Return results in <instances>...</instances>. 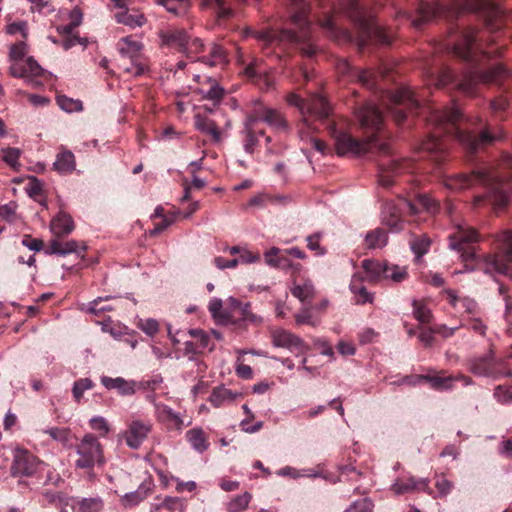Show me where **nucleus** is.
Returning a JSON list of instances; mask_svg holds the SVG:
<instances>
[{
  "instance_id": "f257e3e1",
  "label": "nucleus",
  "mask_w": 512,
  "mask_h": 512,
  "mask_svg": "<svg viewBox=\"0 0 512 512\" xmlns=\"http://www.w3.org/2000/svg\"><path fill=\"white\" fill-rule=\"evenodd\" d=\"M474 184L486 188L485 195L475 197L476 205L488 199L494 209L505 208L512 193V156L503 155L496 166H484L460 178L450 177V189L455 185L465 188Z\"/></svg>"
},
{
  "instance_id": "f03ea898",
  "label": "nucleus",
  "mask_w": 512,
  "mask_h": 512,
  "mask_svg": "<svg viewBox=\"0 0 512 512\" xmlns=\"http://www.w3.org/2000/svg\"><path fill=\"white\" fill-rule=\"evenodd\" d=\"M293 6L292 22L298 27L299 31L294 32L289 29L280 31L262 30L255 33V37L266 43L288 42L298 47L301 53L307 57H312L316 53V48L311 40L310 20L308 19V4L305 0H289Z\"/></svg>"
},
{
  "instance_id": "7ed1b4c3",
  "label": "nucleus",
  "mask_w": 512,
  "mask_h": 512,
  "mask_svg": "<svg viewBox=\"0 0 512 512\" xmlns=\"http://www.w3.org/2000/svg\"><path fill=\"white\" fill-rule=\"evenodd\" d=\"M438 210L437 202L427 195H418L415 201L402 198L398 203L388 201L382 209V222L392 232H399L403 229L402 215L408 212L410 215H418L425 211L433 214Z\"/></svg>"
},
{
  "instance_id": "20e7f679",
  "label": "nucleus",
  "mask_w": 512,
  "mask_h": 512,
  "mask_svg": "<svg viewBox=\"0 0 512 512\" xmlns=\"http://www.w3.org/2000/svg\"><path fill=\"white\" fill-rule=\"evenodd\" d=\"M450 138L455 137L471 153H476L480 148L491 145L494 141L500 139L501 134L492 133L490 129L476 133L473 130L466 129L457 125L458 122H466L462 111L450 101Z\"/></svg>"
},
{
  "instance_id": "39448f33",
  "label": "nucleus",
  "mask_w": 512,
  "mask_h": 512,
  "mask_svg": "<svg viewBox=\"0 0 512 512\" xmlns=\"http://www.w3.org/2000/svg\"><path fill=\"white\" fill-rule=\"evenodd\" d=\"M338 8L358 25V46L360 49H363L371 40L382 44L390 43L388 36L367 15L366 10L359 4L358 0H340Z\"/></svg>"
},
{
  "instance_id": "423d86ee",
  "label": "nucleus",
  "mask_w": 512,
  "mask_h": 512,
  "mask_svg": "<svg viewBox=\"0 0 512 512\" xmlns=\"http://www.w3.org/2000/svg\"><path fill=\"white\" fill-rule=\"evenodd\" d=\"M478 241L477 232L459 224H450V250L464 263L466 269L473 268L477 255L475 243Z\"/></svg>"
},
{
  "instance_id": "0eeeda50",
  "label": "nucleus",
  "mask_w": 512,
  "mask_h": 512,
  "mask_svg": "<svg viewBox=\"0 0 512 512\" xmlns=\"http://www.w3.org/2000/svg\"><path fill=\"white\" fill-rule=\"evenodd\" d=\"M497 241L499 242L498 252L485 255L479 264L487 273L497 272L500 274L511 275L512 231L502 232L499 234Z\"/></svg>"
},
{
  "instance_id": "6e6552de",
  "label": "nucleus",
  "mask_w": 512,
  "mask_h": 512,
  "mask_svg": "<svg viewBox=\"0 0 512 512\" xmlns=\"http://www.w3.org/2000/svg\"><path fill=\"white\" fill-rule=\"evenodd\" d=\"M25 42H18L10 48V58L15 61L10 67V74L13 77L25 78L34 88L42 85L38 77L44 73L41 66L32 58L28 57L24 63H19L26 54Z\"/></svg>"
},
{
  "instance_id": "1a4fd4ad",
  "label": "nucleus",
  "mask_w": 512,
  "mask_h": 512,
  "mask_svg": "<svg viewBox=\"0 0 512 512\" xmlns=\"http://www.w3.org/2000/svg\"><path fill=\"white\" fill-rule=\"evenodd\" d=\"M479 41L476 30L472 28L464 29L460 32L456 43L450 44V54L454 53L472 64H477L482 57H492L494 52L483 49Z\"/></svg>"
},
{
  "instance_id": "9d476101",
  "label": "nucleus",
  "mask_w": 512,
  "mask_h": 512,
  "mask_svg": "<svg viewBox=\"0 0 512 512\" xmlns=\"http://www.w3.org/2000/svg\"><path fill=\"white\" fill-rule=\"evenodd\" d=\"M76 454L75 465L79 469H91L104 462L102 445L91 433L86 434L76 445Z\"/></svg>"
},
{
  "instance_id": "9b49d317",
  "label": "nucleus",
  "mask_w": 512,
  "mask_h": 512,
  "mask_svg": "<svg viewBox=\"0 0 512 512\" xmlns=\"http://www.w3.org/2000/svg\"><path fill=\"white\" fill-rule=\"evenodd\" d=\"M470 370L474 375L499 379L512 376V371L505 366L502 359H496L493 352L476 357L471 361Z\"/></svg>"
},
{
  "instance_id": "f8f14e48",
  "label": "nucleus",
  "mask_w": 512,
  "mask_h": 512,
  "mask_svg": "<svg viewBox=\"0 0 512 512\" xmlns=\"http://www.w3.org/2000/svg\"><path fill=\"white\" fill-rule=\"evenodd\" d=\"M391 106L388 107L389 113L392 115L397 124H401L406 119L405 109L410 111L419 107V100L410 88H401L390 95Z\"/></svg>"
},
{
  "instance_id": "ddd939ff",
  "label": "nucleus",
  "mask_w": 512,
  "mask_h": 512,
  "mask_svg": "<svg viewBox=\"0 0 512 512\" xmlns=\"http://www.w3.org/2000/svg\"><path fill=\"white\" fill-rule=\"evenodd\" d=\"M411 169V163L408 160L385 158L379 164V183L383 187H389L397 177L409 173Z\"/></svg>"
},
{
  "instance_id": "4468645a",
  "label": "nucleus",
  "mask_w": 512,
  "mask_h": 512,
  "mask_svg": "<svg viewBox=\"0 0 512 512\" xmlns=\"http://www.w3.org/2000/svg\"><path fill=\"white\" fill-rule=\"evenodd\" d=\"M329 129L331 136L335 140L338 155H360L365 152V143L353 138L344 131L337 130L334 124H330Z\"/></svg>"
},
{
  "instance_id": "2eb2a0df",
  "label": "nucleus",
  "mask_w": 512,
  "mask_h": 512,
  "mask_svg": "<svg viewBox=\"0 0 512 512\" xmlns=\"http://www.w3.org/2000/svg\"><path fill=\"white\" fill-rule=\"evenodd\" d=\"M339 70L343 73L353 74L361 84L372 89V88L376 87V83H377L378 79L384 78L388 75V73L390 71V67L387 64H381V66L376 70H374V69L354 70L347 62H344L339 66Z\"/></svg>"
},
{
  "instance_id": "dca6fc26",
  "label": "nucleus",
  "mask_w": 512,
  "mask_h": 512,
  "mask_svg": "<svg viewBox=\"0 0 512 512\" xmlns=\"http://www.w3.org/2000/svg\"><path fill=\"white\" fill-rule=\"evenodd\" d=\"M152 425L149 421L133 419L127 425V429L121 434L126 445L131 449H138L150 433Z\"/></svg>"
},
{
  "instance_id": "f3484780",
  "label": "nucleus",
  "mask_w": 512,
  "mask_h": 512,
  "mask_svg": "<svg viewBox=\"0 0 512 512\" xmlns=\"http://www.w3.org/2000/svg\"><path fill=\"white\" fill-rule=\"evenodd\" d=\"M272 343L276 347L290 350L297 356L304 355L309 350V346L299 336L284 329H276L272 332Z\"/></svg>"
},
{
  "instance_id": "a211bd4d",
  "label": "nucleus",
  "mask_w": 512,
  "mask_h": 512,
  "mask_svg": "<svg viewBox=\"0 0 512 512\" xmlns=\"http://www.w3.org/2000/svg\"><path fill=\"white\" fill-rule=\"evenodd\" d=\"M37 457L27 450L16 449L14 452L11 474L13 476H31L38 467Z\"/></svg>"
},
{
  "instance_id": "6ab92c4d",
  "label": "nucleus",
  "mask_w": 512,
  "mask_h": 512,
  "mask_svg": "<svg viewBox=\"0 0 512 512\" xmlns=\"http://www.w3.org/2000/svg\"><path fill=\"white\" fill-rule=\"evenodd\" d=\"M491 11L494 14L500 13V8L495 0H450V15L455 12H480Z\"/></svg>"
},
{
  "instance_id": "aec40b11",
  "label": "nucleus",
  "mask_w": 512,
  "mask_h": 512,
  "mask_svg": "<svg viewBox=\"0 0 512 512\" xmlns=\"http://www.w3.org/2000/svg\"><path fill=\"white\" fill-rule=\"evenodd\" d=\"M245 75L257 84L262 90H270L274 86L273 77L263 68V62L253 59L244 69Z\"/></svg>"
},
{
  "instance_id": "412c9836",
  "label": "nucleus",
  "mask_w": 512,
  "mask_h": 512,
  "mask_svg": "<svg viewBox=\"0 0 512 512\" xmlns=\"http://www.w3.org/2000/svg\"><path fill=\"white\" fill-rule=\"evenodd\" d=\"M357 118L361 127L370 130H379L383 122L382 111L372 103H367L357 111Z\"/></svg>"
},
{
  "instance_id": "4be33fe9",
  "label": "nucleus",
  "mask_w": 512,
  "mask_h": 512,
  "mask_svg": "<svg viewBox=\"0 0 512 512\" xmlns=\"http://www.w3.org/2000/svg\"><path fill=\"white\" fill-rule=\"evenodd\" d=\"M330 113L331 106L323 96L314 94L307 99L305 106V117L308 118L309 122L310 117L324 121L328 119Z\"/></svg>"
},
{
  "instance_id": "5701e85b",
  "label": "nucleus",
  "mask_w": 512,
  "mask_h": 512,
  "mask_svg": "<svg viewBox=\"0 0 512 512\" xmlns=\"http://www.w3.org/2000/svg\"><path fill=\"white\" fill-rule=\"evenodd\" d=\"M85 250L86 245L84 243H79L76 240L62 241L58 238H55L51 240L45 252L47 254H57L61 256L75 253L76 255L83 257Z\"/></svg>"
},
{
  "instance_id": "b1692460",
  "label": "nucleus",
  "mask_w": 512,
  "mask_h": 512,
  "mask_svg": "<svg viewBox=\"0 0 512 512\" xmlns=\"http://www.w3.org/2000/svg\"><path fill=\"white\" fill-rule=\"evenodd\" d=\"M102 385L108 390H117L122 396H131L135 394L137 383L134 380H126L122 377L111 378L108 376L101 377Z\"/></svg>"
},
{
  "instance_id": "393cba45",
  "label": "nucleus",
  "mask_w": 512,
  "mask_h": 512,
  "mask_svg": "<svg viewBox=\"0 0 512 512\" xmlns=\"http://www.w3.org/2000/svg\"><path fill=\"white\" fill-rule=\"evenodd\" d=\"M443 7L439 3L422 2L417 16L411 18V24L419 29L424 23L434 19L441 14Z\"/></svg>"
},
{
  "instance_id": "a878e982",
  "label": "nucleus",
  "mask_w": 512,
  "mask_h": 512,
  "mask_svg": "<svg viewBox=\"0 0 512 512\" xmlns=\"http://www.w3.org/2000/svg\"><path fill=\"white\" fill-rule=\"evenodd\" d=\"M188 34L183 29L170 28L160 33V38L163 45L170 48H175L179 52H182L187 42Z\"/></svg>"
},
{
  "instance_id": "bb28decb",
  "label": "nucleus",
  "mask_w": 512,
  "mask_h": 512,
  "mask_svg": "<svg viewBox=\"0 0 512 512\" xmlns=\"http://www.w3.org/2000/svg\"><path fill=\"white\" fill-rule=\"evenodd\" d=\"M261 121L268 124L277 132H286L289 129V125L285 117L281 112L275 109H263L261 112Z\"/></svg>"
},
{
  "instance_id": "cd10ccee",
  "label": "nucleus",
  "mask_w": 512,
  "mask_h": 512,
  "mask_svg": "<svg viewBox=\"0 0 512 512\" xmlns=\"http://www.w3.org/2000/svg\"><path fill=\"white\" fill-rule=\"evenodd\" d=\"M508 77L509 71L502 64H496L477 74V79L486 84H502Z\"/></svg>"
},
{
  "instance_id": "c85d7f7f",
  "label": "nucleus",
  "mask_w": 512,
  "mask_h": 512,
  "mask_svg": "<svg viewBox=\"0 0 512 512\" xmlns=\"http://www.w3.org/2000/svg\"><path fill=\"white\" fill-rule=\"evenodd\" d=\"M50 226L53 234L59 238L74 230V221L69 214L61 211L52 219Z\"/></svg>"
},
{
  "instance_id": "c756f323",
  "label": "nucleus",
  "mask_w": 512,
  "mask_h": 512,
  "mask_svg": "<svg viewBox=\"0 0 512 512\" xmlns=\"http://www.w3.org/2000/svg\"><path fill=\"white\" fill-rule=\"evenodd\" d=\"M240 395L241 394L237 392H233L230 389L220 386L213 389L209 397V402L215 408H219L226 404L234 402V400Z\"/></svg>"
},
{
  "instance_id": "7c9ffc66",
  "label": "nucleus",
  "mask_w": 512,
  "mask_h": 512,
  "mask_svg": "<svg viewBox=\"0 0 512 512\" xmlns=\"http://www.w3.org/2000/svg\"><path fill=\"white\" fill-rule=\"evenodd\" d=\"M194 124L197 130H199L202 133L210 135L213 141H220V131L213 120L201 114H196L194 117Z\"/></svg>"
},
{
  "instance_id": "2f4dec72",
  "label": "nucleus",
  "mask_w": 512,
  "mask_h": 512,
  "mask_svg": "<svg viewBox=\"0 0 512 512\" xmlns=\"http://www.w3.org/2000/svg\"><path fill=\"white\" fill-rule=\"evenodd\" d=\"M152 512H184V500L178 497L167 496L159 503L151 506Z\"/></svg>"
},
{
  "instance_id": "473e14b6",
  "label": "nucleus",
  "mask_w": 512,
  "mask_h": 512,
  "mask_svg": "<svg viewBox=\"0 0 512 512\" xmlns=\"http://www.w3.org/2000/svg\"><path fill=\"white\" fill-rule=\"evenodd\" d=\"M362 267L367 273V280L370 282H377L384 277L387 270V262H378L370 259H365L362 262Z\"/></svg>"
},
{
  "instance_id": "72a5a7b5",
  "label": "nucleus",
  "mask_w": 512,
  "mask_h": 512,
  "mask_svg": "<svg viewBox=\"0 0 512 512\" xmlns=\"http://www.w3.org/2000/svg\"><path fill=\"white\" fill-rule=\"evenodd\" d=\"M426 487L427 483L424 479L415 480L414 478H408L396 481L392 489L396 494H404L411 491L424 490Z\"/></svg>"
},
{
  "instance_id": "f704fd0d",
  "label": "nucleus",
  "mask_w": 512,
  "mask_h": 512,
  "mask_svg": "<svg viewBox=\"0 0 512 512\" xmlns=\"http://www.w3.org/2000/svg\"><path fill=\"white\" fill-rule=\"evenodd\" d=\"M362 281V278L355 274L352 277L351 283H350V290L355 296V302L356 304H366V303H372L373 301V295L367 291V289L364 286H361L360 283Z\"/></svg>"
},
{
  "instance_id": "c9c22d12",
  "label": "nucleus",
  "mask_w": 512,
  "mask_h": 512,
  "mask_svg": "<svg viewBox=\"0 0 512 512\" xmlns=\"http://www.w3.org/2000/svg\"><path fill=\"white\" fill-rule=\"evenodd\" d=\"M431 243L432 240L426 234L414 236L411 239L410 248L415 255L416 262H420L423 255H425L429 251Z\"/></svg>"
},
{
  "instance_id": "e433bc0d",
  "label": "nucleus",
  "mask_w": 512,
  "mask_h": 512,
  "mask_svg": "<svg viewBox=\"0 0 512 512\" xmlns=\"http://www.w3.org/2000/svg\"><path fill=\"white\" fill-rule=\"evenodd\" d=\"M53 165L55 170H57L59 173H71L75 169L74 154L69 150L61 151L60 153H58L56 161Z\"/></svg>"
},
{
  "instance_id": "4c0bfd02",
  "label": "nucleus",
  "mask_w": 512,
  "mask_h": 512,
  "mask_svg": "<svg viewBox=\"0 0 512 512\" xmlns=\"http://www.w3.org/2000/svg\"><path fill=\"white\" fill-rule=\"evenodd\" d=\"M291 293L294 297L298 298L302 303L310 302L315 294V288L311 280L307 279L302 284L294 283L291 288Z\"/></svg>"
},
{
  "instance_id": "58836bf2",
  "label": "nucleus",
  "mask_w": 512,
  "mask_h": 512,
  "mask_svg": "<svg viewBox=\"0 0 512 512\" xmlns=\"http://www.w3.org/2000/svg\"><path fill=\"white\" fill-rule=\"evenodd\" d=\"M186 438L191 446L198 452H204L208 448L207 437L201 428H193L186 432Z\"/></svg>"
},
{
  "instance_id": "ea45409f",
  "label": "nucleus",
  "mask_w": 512,
  "mask_h": 512,
  "mask_svg": "<svg viewBox=\"0 0 512 512\" xmlns=\"http://www.w3.org/2000/svg\"><path fill=\"white\" fill-rule=\"evenodd\" d=\"M104 502L101 497H84L77 501V512H102Z\"/></svg>"
},
{
  "instance_id": "a19ab883",
  "label": "nucleus",
  "mask_w": 512,
  "mask_h": 512,
  "mask_svg": "<svg viewBox=\"0 0 512 512\" xmlns=\"http://www.w3.org/2000/svg\"><path fill=\"white\" fill-rule=\"evenodd\" d=\"M118 23L134 27H140L145 23V17L140 13H129L127 9L115 14Z\"/></svg>"
},
{
  "instance_id": "79ce46f5",
  "label": "nucleus",
  "mask_w": 512,
  "mask_h": 512,
  "mask_svg": "<svg viewBox=\"0 0 512 512\" xmlns=\"http://www.w3.org/2000/svg\"><path fill=\"white\" fill-rule=\"evenodd\" d=\"M424 383H428L434 390L442 391L448 388V377L444 375V372L430 370L424 375Z\"/></svg>"
},
{
  "instance_id": "37998d69",
  "label": "nucleus",
  "mask_w": 512,
  "mask_h": 512,
  "mask_svg": "<svg viewBox=\"0 0 512 512\" xmlns=\"http://www.w3.org/2000/svg\"><path fill=\"white\" fill-rule=\"evenodd\" d=\"M387 241V233L381 228L370 231L365 237V243L369 249L381 248L387 244Z\"/></svg>"
},
{
  "instance_id": "c03bdc74",
  "label": "nucleus",
  "mask_w": 512,
  "mask_h": 512,
  "mask_svg": "<svg viewBox=\"0 0 512 512\" xmlns=\"http://www.w3.org/2000/svg\"><path fill=\"white\" fill-rule=\"evenodd\" d=\"M141 44L137 41H132L126 37L122 39V43L119 44V52L121 53L123 60L126 58L142 57L140 54Z\"/></svg>"
},
{
  "instance_id": "a18cd8bd",
  "label": "nucleus",
  "mask_w": 512,
  "mask_h": 512,
  "mask_svg": "<svg viewBox=\"0 0 512 512\" xmlns=\"http://www.w3.org/2000/svg\"><path fill=\"white\" fill-rule=\"evenodd\" d=\"M312 130H313V128L311 127L310 123H309L308 127L304 126V125L299 126V129H298L299 137L301 138V140L309 141L313 145L314 149L317 150L318 152L325 154L326 149H327L325 142L313 137L311 135Z\"/></svg>"
},
{
  "instance_id": "49530a36",
  "label": "nucleus",
  "mask_w": 512,
  "mask_h": 512,
  "mask_svg": "<svg viewBox=\"0 0 512 512\" xmlns=\"http://www.w3.org/2000/svg\"><path fill=\"white\" fill-rule=\"evenodd\" d=\"M222 306V300L214 298L210 301L208 308L214 319L222 324H227L230 322V315L222 309Z\"/></svg>"
},
{
  "instance_id": "de8ad7c7",
  "label": "nucleus",
  "mask_w": 512,
  "mask_h": 512,
  "mask_svg": "<svg viewBox=\"0 0 512 512\" xmlns=\"http://www.w3.org/2000/svg\"><path fill=\"white\" fill-rule=\"evenodd\" d=\"M450 306L453 307V309L456 312L462 313V310L467 314H472L475 309V303L474 301L470 299H458L453 292L450 290Z\"/></svg>"
},
{
  "instance_id": "09e8293b",
  "label": "nucleus",
  "mask_w": 512,
  "mask_h": 512,
  "mask_svg": "<svg viewBox=\"0 0 512 512\" xmlns=\"http://www.w3.org/2000/svg\"><path fill=\"white\" fill-rule=\"evenodd\" d=\"M251 499V494L249 492H244L243 494L234 497L230 502H228L227 511L241 512L248 507Z\"/></svg>"
},
{
  "instance_id": "8fccbe9b",
  "label": "nucleus",
  "mask_w": 512,
  "mask_h": 512,
  "mask_svg": "<svg viewBox=\"0 0 512 512\" xmlns=\"http://www.w3.org/2000/svg\"><path fill=\"white\" fill-rule=\"evenodd\" d=\"M413 315L420 323H428L431 319V311L422 300H413Z\"/></svg>"
},
{
  "instance_id": "3c124183",
  "label": "nucleus",
  "mask_w": 512,
  "mask_h": 512,
  "mask_svg": "<svg viewBox=\"0 0 512 512\" xmlns=\"http://www.w3.org/2000/svg\"><path fill=\"white\" fill-rule=\"evenodd\" d=\"M94 382L90 378H81L74 382L72 387V394L74 400L79 403L85 391L94 387Z\"/></svg>"
},
{
  "instance_id": "603ef678",
  "label": "nucleus",
  "mask_w": 512,
  "mask_h": 512,
  "mask_svg": "<svg viewBox=\"0 0 512 512\" xmlns=\"http://www.w3.org/2000/svg\"><path fill=\"white\" fill-rule=\"evenodd\" d=\"M130 60V65L122 64L124 72L131 74L133 76H140L142 75L146 68L147 64L143 57H136V58H127Z\"/></svg>"
},
{
  "instance_id": "864d4df0",
  "label": "nucleus",
  "mask_w": 512,
  "mask_h": 512,
  "mask_svg": "<svg viewBox=\"0 0 512 512\" xmlns=\"http://www.w3.org/2000/svg\"><path fill=\"white\" fill-rule=\"evenodd\" d=\"M57 104L62 110L69 113L78 112L83 109L82 102L80 100H75L65 95L57 96Z\"/></svg>"
},
{
  "instance_id": "5fc2aeb1",
  "label": "nucleus",
  "mask_w": 512,
  "mask_h": 512,
  "mask_svg": "<svg viewBox=\"0 0 512 512\" xmlns=\"http://www.w3.org/2000/svg\"><path fill=\"white\" fill-rule=\"evenodd\" d=\"M407 271L405 267H399L398 265H392L387 263V270L384 273L386 279L399 283L407 278Z\"/></svg>"
},
{
  "instance_id": "6e6d98bb",
  "label": "nucleus",
  "mask_w": 512,
  "mask_h": 512,
  "mask_svg": "<svg viewBox=\"0 0 512 512\" xmlns=\"http://www.w3.org/2000/svg\"><path fill=\"white\" fill-rule=\"evenodd\" d=\"M226 3L227 0H205V5L212 7L219 19H227L232 15V10Z\"/></svg>"
},
{
  "instance_id": "4d7b16f0",
  "label": "nucleus",
  "mask_w": 512,
  "mask_h": 512,
  "mask_svg": "<svg viewBox=\"0 0 512 512\" xmlns=\"http://www.w3.org/2000/svg\"><path fill=\"white\" fill-rule=\"evenodd\" d=\"M203 42L199 38L191 39L189 36L187 37L186 45L184 46L181 53L185 54V56L189 59L193 58L194 54H198L203 51Z\"/></svg>"
},
{
  "instance_id": "13d9d810",
  "label": "nucleus",
  "mask_w": 512,
  "mask_h": 512,
  "mask_svg": "<svg viewBox=\"0 0 512 512\" xmlns=\"http://www.w3.org/2000/svg\"><path fill=\"white\" fill-rule=\"evenodd\" d=\"M287 102L290 104V105H293V106H296L297 108H299L303 118H302V121L301 123L299 124V126H309V121H308V118L305 117V106H306V102L307 100H304L302 99L300 96H298L297 94L295 93H291L287 96L286 98Z\"/></svg>"
},
{
  "instance_id": "bf43d9fd",
  "label": "nucleus",
  "mask_w": 512,
  "mask_h": 512,
  "mask_svg": "<svg viewBox=\"0 0 512 512\" xmlns=\"http://www.w3.org/2000/svg\"><path fill=\"white\" fill-rule=\"evenodd\" d=\"M137 327L141 329L148 336H154L159 331V323L157 320L152 318L139 319L137 321Z\"/></svg>"
},
{
  "instance_id": "052dcab7",
  "label": "nucleus",
  "mask_w": 512,
  "mask_h": 512,
  "mask_svg": "<svg viewBox=\"0 0 512 512\" xmlns=\"http://www.w3.org/2000/svg\"><path fill=\"white\" fill-rule=\"evenodd\" d=\"M203 93L205 99L211 100L213 106H217L223 98L224 90L218 84L214 83L207 91H203Z\"/></svg>"
},
{
  "instance_id": "680f3d73",
  "label": "nucleus",
  "mask_w": 512,
  "mask_h": 512,
  "mask_svg": "<svg viewBox=\"0 0 512 512\" xmlns=\"http://www.w3.org/2000/svg\"><path fill=\"white\" fill-rule=\"evenodd\" d=\"M89 423L91 428L98 431L101 436H106L110 431L109 424L104 417L95 416L90 419Z\"/></svg>"
},
{
  "instance_id": "e2e57ef3",
  "label": "nucleus",
  "mask_w": 512,
  "mask_h": 512,
  "mask_svg": "<svg viewBox=\"0 0 512 512\" xmlns=\"http://www.w3.org/2000/svg\"><path fill=\"white\" fill-rule=\"evenodd\" d=\"M49 434L54 440L60 443H67L70 440V431L66 428H50L44 431Z\"/></svg>"
},
{
  "instance_id": "0e129e2a",
  "label": "nucleus",
  "mask_w": 512,
  "mask_h": 512,
  "mask_svg": "<svg viewBox=\"0 0 512 512\" xmlns=\"http://www.w3.org/2000/svg\"><path fill=\"white\" fill-rule=\"evenodd\" d=\"M494 397L498 402H512V386L498 385L494 391Z\"/></svg>"
},
{
  "instance_id": "69168bd1",
  "label": "nucleus",
  "mask_w": 512,
  "mask_h": 512,
  "mask_svg": "<svg viewBox=\"0 0 512 512\" xmlns=\"http://www.w3.org/2000/svg\"><path fill=\"white\" fill-rule=\"evenodd\" d=\"M146 497V493L141 491H134L127 493L122 498V503L126 507H132L137 504H139L141 501H143Z\"/></svg>"
},
{
  "instance_id": "338daca9",
  "label": "nucleus",
  "mask_w": 512,
  "mask_h": 512,
  "mask_svg": "<svg viewBox=\"0 0 512 512\" xmlns=\"http://www.w3.org/2000/svg\"><path fill=\"white\" fill-rule=\"evenodd\" d=\"M373 504L367 499L363 498L358 501H355L346 512H372Z\"/></svg>"
},
{
  "instance_id": "774afa93",
  "label": "nucleus",
  "mask_w": 512,
  "mask_h": 512,
  "mask_svg": "<svg viewBox=\"0 0 512 512\" xmlns=\"http://www.w3.org/2000/svg\"><path fill=\"white\" fill-rule=\"evenodd\" d=\"M422 280L430 285L440 288L445 284V279L439 273L428 272L422 275Z\"/></svg>"
}]
</instances>
